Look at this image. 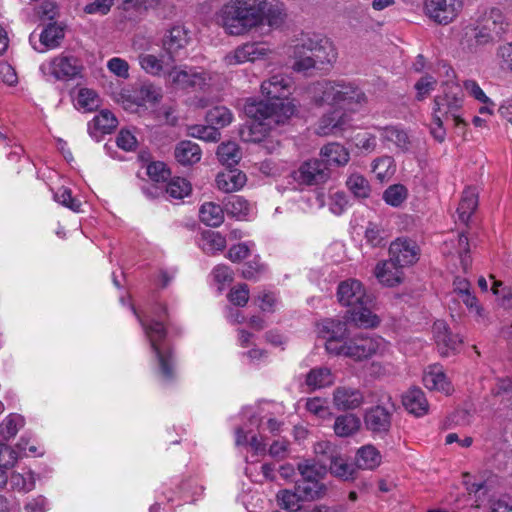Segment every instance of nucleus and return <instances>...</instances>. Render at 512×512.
<instances>
[{
	"mask_svg": "<svg viewBox=\"0 0 512 512\" xmlns=\"http://www.w3.org/2000/svg\"><path fill=\"white\" fill-rule=\"evenodd\" d=\"M224 210L219 204L205 202L199 210L201 222L210 227H219L224 222Z\"/></svg>",
	"mask_w": 512,
	"mask_h": 512,
	"instance_id": "38",
	"label": "nucleus"
},
{
	"mask_svg": "<svg viewBox=\"0 0 512 512\" xmlns=\"http://www.w3.org/2000/svg\"><path fill=\"white\" fill-rule=\"evenodd\" d=\"M24 425V418L19 415L12 413L8 415L1 423H0V434L4 438H12L14 437L19 429Z\"/></svg>",
	"mask_w": 512,
	"mask_h": 512,
	"instance_id": "54",
	"label": "nucleus"
},
{
	"mask_svg": "<svg viewBox=\"0 0 512 512\" xmlns=\"http://www.w3.org/2000/svg\"><path fill=\"white\" fill-rule=\"evenodd\" d=\"M347 186L358 198H367L371 192L369 182L358 173L349 176Z\"/></svg>",
	"mask_w": 512,
	"mask_h": 512,
	"instance_id": "56",
	"label": "nucleus"
},
{
	"mask_svg": "<svg viewBox=\"0 0 512 512\" xmlns=\"http://www.w3.org/2000/svg\"><path fill=\"white\" fill-rule=\"evenodd\" d=\"M106 67L110 73L118 78L128 79L130 76V65L121 57H112L107 61Z\"/></svg>",
	"mask_w": 512,
	"mask_h": 512,
	"instance_id": "64",
	"label": "nucleus"
},
{
	"mask_svg": "<svg viewBox=\"0 0 512 512\" xmlns=\"http://www.w3.org/2000/svg\"><path fill=\"white\" fill-rule=\"evenodd\" d=\"M76 104L85 111H93L99 106V98L94 90L81 88L77 95Z\"/></svg>",
	"mask_w": 512,
	"mask_h": 512,
	"instance_id": "58",
	"label": "nucleus"
},
{
	"mask_svg": "<svg viewBox=\"0 0 512 512\" xmlns=\"http://www.w3.org/2000/svg\"><path fill=\"white\" fill-rule=\"evenodd\" d=\"M321 161L327 166H345L350 159L349 151L339 143H329L320 150Z\"/></svg>",
	"mask_w": 512,
	"mask_h": 512,
	"instance_id": "29",
	"label": "nucleus"
},
{
	"mask_svg": "<svg viewBox=\"0 0 512 512\" xmlns=\"http://www.w3.org/2000/svg\"><path fill=\"white\" fill-rule=\"evenodd\" d=\"M191 190L190 182L181 177L172 178L166 185V193L173 199H183L191 193Z\"/></svg>",
	"mask_w": 512,
	"mask_h": 512,
	"instance_id": "52",
	"label": "nucleus"
},
{
	"mask_svg": "<svg viewBox=\"0 0 512 512\" xmlns=\"http://www.w3.org/2000/svg\"><path fill=\"white\" fill-rule=\"evenodd\" d=\"M271 54L272 49L266 42H246L228 52L223 57V63L226 67L242 65L248 62L254 63L268 59Z\"/></svg>",
	"mask_w": 512,
	"mask_h": 512,
	"instance_id": "10",
	"label": "nucleus"
},
{
	"mask_svg": "<svg viewBox=\"0 0 512 512\" xmlns=\"http://www.w3.org/2000/svg\"><path fill=\"white\" fill-rule=\"evenodd\" d=\"M423 384L429 390H436L449 394L452 391L450 382L448 381L442 367L434 364L430 365L423 374Z\"/></svg>",
	"mask_w": 512,
	"mask_h": 512,
	"instance_id": "22",
	"label": "nucleus"
},
{
	"mask_svg": "<svg viewBox=\"0 0 512 512\" xmlns=\"http://www.w3.org/2000/svg\"><path fill=\"white\" fill-rule=\"evenodd\" d=\"M381 138L384 141L393 143L397 148L402 151L408 150L409 147V137L407 133L401 129H398L394 126H388L381 128L380 130Z\"/></svg>",
	"mask_w": 512,
	"mask_h": 512,
	"instance_id": "48",
	"label": "nucleus"
},
{
	"mask_svg": "<svg viewBox=\"0 0 512 512\" xmlns=\"http://www.w3.org/2000/svg\"><path fill=\"white\" fill-rule=\"evenodd\" d=\"M260 89L262 95L269 100L266 102L270 105L276 104L277 109L281 107L282 103L290 102L295 105L292 100L287 99L291 94V79L284 74L272 75L262 82Z\"/></svg>",
	"mask_w": 512,
	"mask_h": 512,
	"instance_id": "13",
	"label": "nucleus"
},
{
	"mask_svg": "<svg viewBox=\"0 0 512 512\" xmlns=\"http://www.w3.org/2000/svg\"><path fill=\"white\" fill-rule=\"evenodd\" d=\"M495 61L502 71H512V43H504L497 48Z\"/></svg>",
	"mask_w": 512,
	"mask_h": 512,
	"instance_id": "63",
	"label": "nucleus"
},
{
	"mask_svg": "<svg viewBox=\"0 0 512 512\" xmlns=\"http://www.w3.org/2000/svg\"><path fill=\"white\" fill-rule=\"evenodd\" d=\"M245 114L251 119L249 125L240 130V137L245 142H264V147L272 153L279 143L266 139L268 133L277 125L284 123L296 112V105L282 103L277 109L276 104H268L254 99L247 100L244 106Z\"/></svg>",
	"mask_w": 512,
	"mask_h": 512,
	"instance_id": "1",
	"label": "nucleus"
},
{
	"mask_svg": "<svg viewBox=\"0 0 512 512\" xmlns=\"http://www.w3.org/2000/svg\"><path fill=\"white\" fill-rule=\"evenodd\" d=\"M286 20L287 10L284 3L277 0L271 2L264 0L260 12L259 26L266 24L272 29H279L285 24Z\"/></svg>",
	"mask_w": 512,
	"mask_h": 512,
	"instance_id": "21",
	"label": "nucleus"
},
{
	"mask_svg": "<svg viewBox=\"0 0 512 512\" xmlns=\"http://www.w3.org/2000/svg\"><path fill=\"white\" fill-rule=\"evenodd\" d=\"M328 464L325 461L316 462L314 460H305L298 464L299 473L302 480L320 481L326 474Z\"/></svg>",
	"mask_w": 512,
	"mask_h": 512,
	"instance_id": "41",
	"label": "nucleus"
},
{
	"mask_svg": "<svg viewBox=\"0 0 512 512\" xmlns=\"http://www.w3.org/2000/svg\"><path fill=\"white\" fill-rule=\"evenodd\" d=\"M337 477L348 480L353 477V468L337 454L328 461V468Z\"/></svg>",
	"mask_w": 512,
	"mask_h": 512,
	"instance_id": "57",
	"label": "nucleus"
},
{
	"mask_svg": "<svg viewBox=\"0 0 512 512\" xmlns=\"http://www.w3.org/2000/svg\"><path fill=\"white\" fill-rule=\"evenodd\" d=\"M199 246L206 254H215L226 246L225 238L215 231H204L199 240Z\"/></svg>",
	"mask_w": 512,
	"mask_h": 512,
	"instance_id": "45",
	"label": "nucleus"
},
{
	"mask_svg": "<svg viewBox=\"0 0 512 512\" xmlns=\"http://www.w3.org/2000/svg\"><path fill=\"white\" fill-rule=\"evenodd\" d=\"M132 310L143 327L144 333L150 343L152 352L159 364V373L163 381H169L174 376V360L170 346L166 340L164 325L154 319H143L136 310Z\"/></svg>",
	"mask_w": 512,
	"mask_h": 512,
	"instance_id": "6",
	"label": "nucleus"
},
{
	"mask_svg": "<svg viewBox=\"0 0 512 512\" xmlns=\"http://www.w3.org/2000/svg\"><path fill=\"white\" fill-rule=\"evenodd\" d=\"M138 63L140 68L148 75L159 77L164 74L163 58L151 53H139Z\"/></svg>",
	"mask_w": 512,
	"mask_h": 512,
	"instance_id": "44",
	"label": "nucleus"
},
{
	"mask_svg": "<svg viewBox=\"0 0 512 512\" xmlns=\"http://www.w3.org/2000/svg\"><path fill=\"white\" fill-rule=\"evenodd\" d=\"M388 343L380 336L359 334L343 343L338 356L363 361L374 355H384Z\"/></svg>",
	"mask_w": 512,
	"mask_h": 512,
	"instance_id": "8",
	"label": "nucleus"
},
{
	"mask_svg": "<svg viewBox=\"0 0 512 512\" xmlns=\"http://www.w3.org/2000/svg\"><path fill=\"white\" fill-rule=\"evenodd\" d=\"M201 149L192 141H182L175 148V158L182 165H193L201 159Z\"/></svg>",
	"mask_w": 512,
	"mask_h": 512,
	"instance_id": "36",
	"label": "nucleus"
},
{
	"mask_svg": "<svg viewBox=\"0 0 512 512\" xmlns=\"http://www.w3.org/2000/svg\"><path fill=\"white\" fill-rule=\"evenodd\" d=\"M347 124V117L340 109H335L331 113L323 115L319 120L317 126V133L319 135L338 134L344 130Z\"/></svg>",
	"mask_w": 512,
	"mask_h": 512,
	"instance_id": "24",
	"label": "nucleus"
},
{
	"mask_svg": "<svg viewBox=\"0 0 512 512\" xmlns=\"http://www.w3.org/2000/svg\"><path fill=\"white\" fill-rule=\"evenodd\" d=\"M464 96L461 87L455 83H446L443 93L434 98L432 106V121L430 132L434 139L443 142L446 130L443 126L444 119L451 117L456 126L465 125L460 115L463 107Z\"/></svg>",
	"mask_w": 512,
	"mask_h": 512,
	"instance_id": "4",
	"label": "nucleus"
},
{
	"mask_svg": "<svg viewBox=\"0 0 512 512\" xmlns=\"http://www.w3.org/2000/svg\"><path fill=\"white\" fill-rule=\"evenodd\" d=\"M350 321L359 328H376L380 324V318L366 306V300L363 304L351 308L348 311Z\"/></svg>",
	"mask_w": 512,
	"mask_h": 512,
	"instance_id": "28",
	"label": "nucleus"
},
{
	"mask_svg": "<svg viewBox=\"0 0 512 512\" xmlns=\"http://www.w3.org/2000/svg\"><path fill=\"white\" fill-rule=\"evenodd\" d=\"M306 47L315 59L316 67L332 64L337 59V51L333 43L325 38L316 36L306 38Z\"/></svg>",
	"mask_w": 512,
	"mask_h": 512,
	"instance_id": "18",
	"label": "nucleus"
},
{
	"mask_svg": "<svg viewBox=\"0 0 512 512\" xmlns=\"http://www.w3.org/2000/svg\"><path fill=\"white\" fill-rule=\"evenodd\" d=\"M381 461L380 452L371 444L359 448L355 457L356 466L363 470H373L381 464Z\"/></svg>",
	"mask_w": 512,
	"mask_h": 512,
	"instance_id": "35",
	"label": "nucleus"
},
{
	"mask_svg": "<svg viewBox=\"0 0 512 512\" xmlns=\"http://www.w3.org/2000/svg\"><path fill=\"white\" fill-rule=\"evenodd\" d=\"M206 120L210 125H213L217 129L223 128L232 122L233 114L224 106H216L208 111Z\"/></svg>",
	"mask_w": 512,
	"mask_h": 512,
	"instance_id": "51",
	"label": "nucleus"
},
{
	"mask_svg": "<svg viewBox=\"0 0 512 512\" xmlns=\"http://www.w3.org/2000/svg\"><path fill=\"white\" fill-rule=\"evenodd\" d=\"M334 377L330 369L320 367L312 369L306 377V384L311 389H320L332 385Z\"/></svg>",
	"mask_w": 512,
	"mask_h": 512,
	"instance_id": "47",
	"label": "nucleus"
},
{
	"mask_svg": "<svg viewBox=\"0 0 512 512\" xmlns=\"http://www.w3.org/2000/svg\"><path fill=\"white\" fill-rule=\"evenodd\" d=\"M361 427L360 418L354 414L340 415L335 419L334 432L339 437H349L359 431Z\"/></svg>",
	"mask_w": 512,
	"mask_h": 512,
	"instance_id": "39",
	"label": "nucleus"
},
{
	"mask_svg": "<svg viewBox=\"0 0 512 512\" xmlns=\"http://www.w3.org/2000/svg\"><path fill=\"white\" fill-rule=\"evenodd\" d=\"M189 135L194 138H199L207 142H217L220 139L219 130L213 125L201 126L194 125L188 129Z\"/></svg>",
	"mask_w": 512,
	"mask_h": 512,
	"instance_id": "61",
	"label": "nucleus"
},
{
	"mask_svg": "<svg viewBox=\"0 0 512 512\" xmlns=\"http://www.w3.org/2000/svg\"><path fill=\"white\" fill-rule=\"evenodd\" d=\"M116 126V117L110 111L102 110L88 123V131L91 136L97 137L98 133H110Z\"/></svg>",
	"mask_w": 512,
	"mask_h": 512,
	"instance_id": "34",
	"label": "nucleus"
},
{
	"mask_svg": "<svg viewBox=\"0 0 512 512\" xmlns=\"http://www.w3.org/2000/svg\"><path fill=\"white\" fill-rule=\"evenodd\" d=\"M388 234L378 224L370 222L365 230V240L372 247H383L386 244Z\"/></svg>",
	"mask_w": 512,
	"mask_h": 512,
	"instance_id": "55",
	"label": "nucleus"
},
{
	"mask_svg": "<svg viewBox=\"0 0 512 512\" xmlns=\"http://www.w3.org/2000/svg\"><path fill=\"white\" fill-rule=\"evenodd\" d=\"M215 78L211 71L186 65H175L166 73L167 84L180 90H207Z\"/></svg>",
	"mask_w": 512,
	"mask_h": 512,
	"instance_id": "7",
	"label": "nucleus"
},
{
	"mask_svg": "<svg viewBox=\"0 0 512 512\" xmlns=\"http://www.w3.org/2000/svg\"><path fill=\"white\" fill-rule=\"evenodd\" d=\"M64 29L57 24H49L40 34V43L43 46L42 49L36 50L39 52H45L46 50L57 48L64 38Z\"/></svg>",
	"mask_w": 512,
	"mask_h": 512,
	"instance_id": "40",
	"label": "nucleus"
},
{
	"mask_svg": "<svg viewBox=\"0 0 512 512\" xmlns=\"http://www.w3.org/2000/svg\"><path fill=\"white\" fill-rule=\"evenodd\" d=\"M54 200L59 204L71 209L74 212H79L81 201L72 196V192L67 187H60L54 192Z\"/></svg>",
	"mask_w": 512,
	"mask_h": 512,
	"instance_id": "62",
	"label": "nucleus"
},
{
	"mask_svg": "<svg viewBox=\"0 0 512 512\" xmlns=\"http://www.w3.org/2000/svg\"><path fill=\"white\" fill-rule=\"evenodd\" d=\"M39 69L44 76L59 81H70L82 77L83 65L77 57L61 53L43 62Z\"/></svg>",
	"mask_w": 512,
	"mask_h": 512,
	"instance_id": "9",
	"label": "nucleus"
},
{
	"mask_svg": "<svg viewBox=\"0 0 512 512\" xmlns=\"http://www.w3.org/2000/svg\"><path fill=\"white\" fill-rule=\"evenodd\" d=\"M264 0H229L216 12V22L232 36H242L259 27Z\"/></svg>",
	"mask_w": 512,
	"mask_h": 512,
	"instance_id": "2",
	"label": "nucleus"
},
{
	"mask_svg": "<svg viewBox=\"0 0 512 512\" xmlns=\"http://www.w3.org/2000/svg\"><path fill=\"white\" fill-rule=\"evenodd\" d=\"M462 0H425L424 12L439 25L452 23L463 9Z\"/></svg>",
	"mask_w": 512,
	"mask_h": 512,
	"instance_id": "12",
	"label": "nucleus"
},
{
	"mask_svg": "<svg viewBox=\"0 0 512 512\" xmlns=\"http://www.w3.org/2000/svg\"><path fill=\"white\" fill-rule=\"evenodd\" d=\"M405 409L416 417L424 416L429 411V404L424 392L420 388H410L402 396Z\"/></svg>",
	"mask_w": 512,
	"mask_h": 512,
	"instance_id": "25",
	"label": "nucleus"
},
{
	"mask_svg": "<svg viewBox=\"0 0 512 512\" xmlns=\"http://www.w3.org/2000/svg\"><path fill=\"white\" fill-rule=\"evenodd\" d=\"M408 196L407 188L402 184H394L389 186L383 193V200L386 204L399 207Z\"/></svg>",
	"mask_w": 512,
	"mask_h": 512,
	"instance_id": "53",
	"label": "nucleus"
},
{
	"mask_svg": "<svg viewBox=\"0 0 512 512\" xmlns=\"http://www.w3.org/2000/svg\"><path fill=\"white\" fill-rule=\"evenodd\" d=\"M296 490L302 500H314L324 494L325 487L320 481L301 480L297 482Z\"/></svg>",
	"mask_w": 512,
	"mask_h": 512,
	"instance_id": "50",
	"label": "nucleus"
},
{
	"mask_svg": "<svg viewBox=\"0 0 512 512\" xmlns=\"http://www.w3.org/2000/svg\"><path fill=\"white\" fill-rule=\"evenodd\" d=\"M11 490L28 493L35 488L36 477L30 469H23L22 472L14 471L9 476Z\"/></svg>",
	"mask_w": 512,
	"mask_h": 512,
	"instance_id": "37",
	"label": "nucleus"
},
{
	"mask_svg": "<svg viewBox=\"0 0 512 512\" xmlns=\"http://www.w3.org/2000/svg\"><path fill=\"white\" fill-rule=\"evenodd\" d=\"M189 42V30L183 25H174L163 36L162 47L169 58L174 59Z\"/></svg>",
	"mask_w": 512,
	"mask_h": 512,
	"instance_id": "19",
	"label": "nucleus"
},
{
	"mask_svg": "<svg viewBox=\"0 0 512 512\" xmlns=\"http://www.w3.org/2000/svg\"><path fill=\"white\" fill-rule=\"evenodd\" d=\"M246 181V175L239 170L221 172L216 177L217 188L225 193L240 190L245 185Z\"/></svg>",
	"mask_w": 512,
	"mask_h": 512,
	"instance_id": "33",
	"label": "nucleus"
},
{
	"mask_svg": "<svg viewBox=\"0 0 512 512\" xmlns=\"http://www.w3.org/2000/svg\"><path fill=\"white\" fill-rule=\"evenodd\" d=\"M433 339L441 356H450L457 353L463 343L459 334H453L447 323L437 320L432 326Z\"/></svg>",
	"mask_w": 512,
	"mask_h": 512,
	"instance_id": "14",
	"label": "nucleus"
},
{
	"mask_svg": "<svg viewBox=\"0 0 512 512\" xmlns=\"http://www.w3.org/2000/svg\"><path fill=\"white\" fill-rule=\"evenodd\" d=\"M374 275L379 283L388 287H394L402 282L401 267L390 260L377 263Z\"/></svg>",
	"mask_w": 512,
	"mask_h": 512,
	"instance_id": "23",
	"label": "nucleus"
},
{
	"mask_svg": "<svg viewBox=\"0 0 512 512\" xmlns=\"http://www.w3.org/2000/svg\"><path fill=\"white\" fill-rule=\"evenodd\" d=\"M390 261L399 267L413 265L419 259V247L410 239L397 238L389 247Z\"/></svg>",
	"mask_w": 512,
	"mask_h": 512,
	"instance_id": "17",
	"label": "nucleus"
},
{
	"mask_svg": "<svg viewBox=\"0 0 512 512\" xmlns=\"http://www.w3.org/2000/svg\"><path fill=\"white\" fill-rule=\"evenodd\" d=\"M339 302L348 307H356L366 300V293L362 283L356 279L342 281L337 290Z\"/></svg>",
	"mask_w": 512,
	"mask_h": 512,
	"instance_id": "20",
	"label": "nucleus"
},
{
	"mask_svg": "<svg viewBox=\"0 0 512 512\" xmlns=\"http://www.w3.org/2000/svg\"><path fill=\"white\" fill-rule=\"evenodd\" d=\"M372 171L381 182L389 180L396 171L394 159L390 156H382L374 160Z\"/></svg>",
	"mask_w": 512,
	"mask_h": 512,
	"instance_id": "49",
	"label": "nucleus"
},
{
	"mask_svg": "<svg viewBox=\"0 0 512 512\" xmlns=\"http://www.w3.org/2000/svg\"><path fill=\"white\" fill-rule=\"evenodd\" d=\"M365 402L364 393L356 387L337 386L332 392V404L338 411L359 409Z\"/></svg>",
	"mask_w": 512,
	"mask_h": 512,
	"instance_id": "16",
	"label": "nucleus"
},
{
	"mask_svg": "<svg viewBox=\"0 0 512 512\" xmlns=\"http://www.w3.org/2000/svg\"><path fill=\"white\" fill-rule=\"evenodd\" d=\"M461 301L467 308L469 314L474 318L477 323H488L489 316L483 305L479 302L473 293L463 295L457 299Z\"/></svg>",
	"mask_w": 512,
	"mask_h": 512,
	"instance_id": "46",
	"label": "nucleus"
},
{
	"mask_svg": "<svg viewBox=\"0 0 512 512\" xmlns=\"http://www.w3.org/2000/svg\"><path fill=\"white\" fill-rule=\"evenodd\" d=\"M224 209L229 216L237 220H247L253 214L254 206L244 197L232 195L225 199Z\"/></svg>",
	"mask_w": 512,
	"mask_h": 512,
	"instance_id": "31",
	"label": "nucleus"
},
{
	"mask_svg": "<svg viewBox=\"0 0 512 512\" xmlns=\"http://www.w3.org/2000/svg\"><path fill=\"white\" fill-rule=\"evenodd\" d=\"M444 252L449 254H457L463 270L466 272L471 266L472 259L469 255L468 238L459 234L456 239H451L444 243Z\"/></svg>",
	"mask_w": 512,
	"mask_h": 512,
	"instance_id": "32",
	"label": "nucleus"
},
{
	"mask_svg": "<svg viewBox=\"0 0 512 512\" xmlns=\"http://www.w3.org/2000/svg\"><path fill=\"white\" fill-rule=\"evenodd\" d=\"M302 500L298 491L282 490L277 494V501L281 508L289 511H297Z\"/></svg>",
	"mask_w": 512,
	"mask_h": 512,
	"instance_id": "60",
	"label": "nucleus"
},
{
	"mask_svg": "<svg viewBox=\"0 0 512 512\" xmlns=\"http://www.w3.org/2000/svg\"><path fill=\"white\" fill-rule=\"evenodd\" d=\"M235 443L237 446L249 445L256 453L263 452L266 446L264 433L259 430V435L251 434L243 428L236 430Z\"/></svg>",
	"mask_w": 512,
	"mask_h": 512,
	"instance_id": "43",
	"label": "nucleus"
},
{
	"mask_svg": "<svg viewBox=\"0 0 512 512\" xmlns=\"http://www.w3.org/2000/svg\"><path fill=\"white\" fill-rule=\"evenodd\" d=\"M289 56L292 60L291 67L296 72H305L316 67L315 59L306 47V38L302 39L301 44L292 47Z\"/></svg>",
	"mask_w": 512,
	"mask_h": 512,
	"instance_id": "30",
	"label": "nucleus"
},
{
	"mask_svg": "<svg viewBox=\"0 0 512 512\" xmlns=\"http://www.w3.org/2000/svg\"><path fill=\"white\" fill-rule=\"evenodd\" d=\"M293 177L300 184L319 185L329 179L330 172L323 161L311 159L303 162L299 168L294 171Z\"/></svg>",
	"mask_w": 512,
	"mask_h": 512,
	"instance_id": "15",
	"label": "nucleus"
},
{
	"mask_svg": "<svg viewBox=\"0 0 512 512\" xmlns=\"http://www.w3.org/2000/svg\"><path fill=\"white\" fill-rule=\"evenodd\" d=\"M319 337L325 340V349L331 354L338 356L347 341L348 329L345 322L337 319H325L317 325Z\"/></svg>",
	"mask_w": 512,
	"mask_h": 512,
	"instance_id": "11",
	"label": "nucleus"
},
{
	"mask_svg": "<svg viewBox=\"0 0 512 512\" xmlns=\"http://www.w3.org/2000/svg\"><path fill=\"white\" fill-rule=\"evenodd\" d=\"M306 409L316 417L326 420L332 417V412L325 399L320 397L309 398L306 401Z\"/></svg>",
	"mask_w": 512,
	"mask_h": 512,
	"instance_id": "59",
	"label": "nucleus"
},
{
	"mask_svg": "<svg viewBox=\"0 0 512 512\" xmlns=\"http://www.w3.org/2000/svg\"><path fill=\"white\" fill-rule=\"evenodd\" d=\"M508 27L504 13L498 8H490L471 19L464 27V37L477 46H486L500 40Z\"/></svg>",
	"mask_w": 512,
	"mask_h": 512,
	"instance_id": "5",
	"label": "nucleus"
},
{
	"mask_svg": "<svg viewBox=\"0 0 512 512\" xmlns=\"http://www.w3.org/2000/svg\"><path fill=\"white\" fill-rule=\"evenodd\" d=\"M364 423L374 433L386 432L390 427V414L381 406L372 407L366 411Z\"/></svg>",
	"mask_w": 512,
	"mask_h": 512,
	"instance_id": "27",
	"label": "nucleus"
},
{
	"mask_svg": "<svg viewBox=\"0 0 512 512\" xmlns=\"http://www.w3.org/2000/svg\"><path fill=\"white\" fill-rule=\"evenodd\" d=\"M217 157L223 165L232 167L239 163L242 153L236 142L228 141L218 146Z\"/></svg>",
	"mask_w": 512,
	"mask_h": 512,
	"instance_id": "42",
	"label": "nucleus"
},
{
	"mask_svg": "<svg viewBox=\"0 0 512 512\" xmlns=\"http://www.w3.org/2000/svg\"><path fill=\"white\" fill-rule=\"evenodd\" d=\"M309 92L316 105H330L352 112L367 103V96L356 85L344 81H320L310 86Z\"/></svg>",
	"mask_w": 512,
	"mask_h": 512,
	"instance_id": "3",
	"label": "nucleus"
},
{
	"mask_svg": "<svg viewBox=\"0 0 512 512\" xmlns=\"http://www.w3.org/2000/svg\"><path fill=\"white\" fill-rule=\"evenodd\" d=\"M478 191L475 187H467L464 189L459 205L457 207V220L463 224H467L478 207Z\"/></svg>",
	"mask_w": 512,
	"mask_h": 512,
	"instance_id": "26",
	"label": "nucleus"
}]
</instances>
